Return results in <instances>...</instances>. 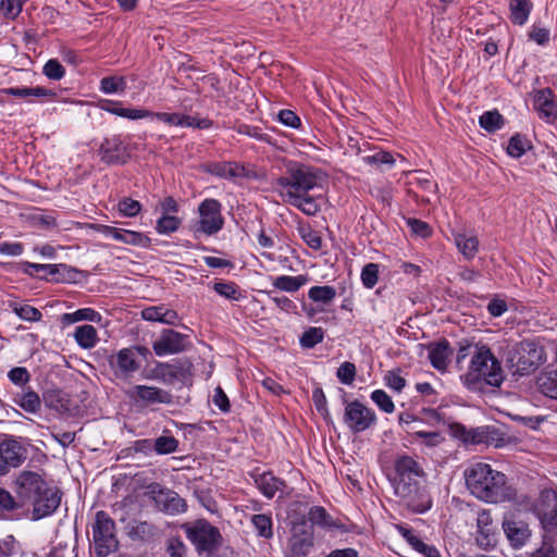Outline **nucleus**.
<instances>
[{"instance_id":"obj_1","label":"nucleus","mask_w":557,"mask_h":557,"mask_svg":"<svg viewBox=\"0 0 557 557\" xmlns=\"http://www.w3.org/2000/svg\"><path fill=\"white\" fill-rule=\"evenodd\" d=\"M15 492L22 505H33V519L52 515L60 506L62 494L59 488L49 486L39 472L21 471L15 481Z\"/></svg>"},{"instance_id":"obj_2","label":"nucleus","mask_w":557,"mask_h":557,"mask_svg":"<svg viewBox=\"0 0 557 557\" xmlns=\"http://www.w3.org/2000/svg\"><path fill=\"white\" fill-rule=\"evenodd\" d=\"M466 485L478 499L498 504L510 500L515 493L507 484L506 475L490 465L476 462L465 470Z\"/></svg>"},{"instance_id":"obj_3","label":"nucleus","mask_w":557,"mask_h":557,"mask_svg":"<svg viewBox=\"0 0 557 557\" xmlns=\"http://www.w3.org/2000/svg\"><path fill=\"white\" fill-rule=\"evenodd\" d=\"M395 470V494L412 511L424 512L430 509L431 499L416 480L423 473L419 463L410 456H403L396 460Z\"/></svg>"},{"instance_id":"obj_4","label":"nucleus","mask_w":557,"mask_h":557,"mask_svg":"<svg viewBox=\"0 0 557 557\" xmlns=\"http://www.w3.org/2000/svg\"><path fill=\"white\" fill-rule=\"evenodd\" d=\"M470 391H481L484 384L499 387L504 382V373L499 361L486 345L471 358L468 372L461 376Z\"/></svg>"},{"instance_id":"obj_5","label":"nucleus","mask_w":557,"mask_h":557,"mask_svg":"<svg viewBox=\"0 0 557 557\" xmlns=\"http://www.w3.org/2000/svg\"><path fill=\"white\" fill-rule=\"evenodd\" d=\"M545 362V348L530 339L515 344L506 354V363L513 375H529Z\"/></svg>"},{"instance_id":"obj_6","label":"nucleus","mask_w":557,"mask_h":557,"mask_svg":"<svg viewBox=\"0 0 557 557\" xmlns=\"http://www.w3.org/2000/svg\"><path fill=\"white\" fill-rule=\"evenodd\" d=\"M275 185L282 189L284 199H290L317 187L318 175L312 166L289 161L285 174L275 178Z\"/></svg>"},{"instance_id":"obj_7","label":"nucleus","mask_w":557,"mask_h":557,"mask_svg":"<svg viewBox=\"0 0 557 557\" xmlns=\"http://www.w3.org/2000/svg\"><path fill=\"white\" fill-rule=\"evenodd\" d=\"M92 540L97 557H107L119 548L115 522L103 510L96 513L92 524Z\"/></svg>"},{"instance_id":"obj_8","label":"nucleus","mask_w":557,"mask_h":557,"mask_svg":"<svg viewBox=\"0 0 557 557\" xmlns=\"http://www.w3.org/2000/svg\"><path fill=\"white\" fill-rule=\"evenodd\" d=\"M182 528L199 554L213 553L221 546L222 535L219 529L205 519L185 523Z\"/></svg>"},{"instance_id":"obj_9","label":"nucleus","mask_w":557,"mask_h":557,"mask_svg":"<svg viewBox=\"0 0 557 557\" xmlns=\"http://www.w3.org/2000/svg\"><path fill=\"white\" fill-rule=\"evenodd\" d=\"M288 540V557H307L313 546V528L306 521L293 522Z\"/></svg>"},{"instance_id":"obj_10","label":"nucleus","mask_w":557,"mask_h":557,"mask_svg":"<svg viewBox=\"0 0 557 557\" xmlns=\"http://www.w3.org/2000/svg\"><path fill=\"white\" fill-rule=\"evenodd\" d=\"M198 211L200 219L195 226L196 232L213 235L223 227L224 219L221 214V203L216 199H205Z\"/></svg>"},{"instance_id":"obj_11","label":"nucleus","mask_w":557,"mask_h":557,"mask_svg":"<svg viewBox=\"0 0 557 557\" xmlns=\"http://www.w3.org/2000/svg\"><path fill=\"white\" fill-rule=\"evenodd\" d=\"M141 350H144L141 347H129L123 348L116 354L111 355L108 361L113 374L117 379H129L139 369L140 363L137 360L136 352H140Z\"/></svg>"},{"instance_id":"obj_12","label":"nucleus","mask_w":557,"mask_h":557,"mask_svg":"<svg viewBox=\"0 0 557 557\" xmlns=\"http://www.w3.org/2000/svg\"><path fill=\"white\" fill-rule=\"evenodd\" d=\"M344 422L355 432H363L375 422V413L358 400L347 403Z\"/></svg>"},{"instance_id":"obj_13","label":"nucleus","mask_w":557,"mask_h":557,"mask_svg":"<svg viewBox=\"0 0 557 557\" xmlns=\"http://www.w3.org/2000/svg\"><path fill=\"white\" fill-rule=\"evenodd\" d=\"M157 506L169 515H177L186 511V502L174 491L163 488L159 484L148 486Z\"/></svg>"},{"instance_id":"obj_14","label":"nucleus","mask_w":557,"mask_h":557,"mask_svg":"<svg viewBox=\"0 0 557 557\" xmlns=\"http://www.w3.org/2000/svg\"><path fill=\"white\" fill-rule=\"evenodd\" d=\"M99 154L101 161L109 165L125 164L131 157L128 145L119 135L104 138L100 145Z\"/></svg>"},{"instance_id":"obj_15","label":"nucleus","mask_w":557,"mask_h":557,"mask_svg":"<svg viewBox=\"0 0 557 557\" xmlns=\"http://www.w3.org/2000/svg\"><path fill=\"white\" fill-rule=\"evenodd\" d=\"M24 449L13 438L0 437V475L18 467L24 460Z\"/></svg>"},{"instance_id":"obj_16","label":"nucleus","mask_w":557,"mask_h":557,"mask_svg":"<svg viewBox=\"0 0 557 557\" xmlns=\"http://www.w3.org/2000/svg\"><path fill=\"white\" fill-rule=\"evenodd\" d=\"M186 336L171 329L163 330L160 337L152 344L157 356L177 354L185 350Z\"/></svg>"},{"instance_id":"obj_17","label":"nucleus","mask_w":557,"mask_h":557,"mask_svg":"<svg viewBox=\"0 0 557 557\" xmlns=\"http://www.w3.org/2000/svg\"><path fill=\"white\" fill-rule=\"evenodd\" d=\"M249 475L262 495L269 499L273 498L277 492H283L286 487L285 482L270 471L255 469Z\"/></svg>"},{"instance_id":"obj_18","label":"nucleus","mask_w":557,"mask_h":557,"mask_svg":"<svg viewBox=\"0 0 557 557\" xmlns=\"http://www.w3.org/2000/svg\"><path fill=\"white\" fill-rule=\"evenodd\" d=\"M131 396L146 405H171L173 403V395L157 386L136 385L133 387Z\"/></svg>"},{"instance_id":"obj_19","label":"nucleus","mask_w":557,"mask_h":557,"mask_svg":"<svg viewBox=\"0 0 557 557\" xmlns=\"http://www.w3.org/2000/svg\"><path fill=\"white\" fill-rule=\"evenodd\" d=\"M555 95L550 88L539 89L534 92V109L541 119L548 123L557 119Z\"/></svg>"},{"instance_id":"obj_20","label":"nucleus","mask_w":557,"mask_h":557,"mask_svg":"<svg viewBox=\"0 0 557 557\" xmlns=\"http://www.w3.org/2000/svg\"><path fill=\"white\" fill-rule=\"evenodd\" d=\"M98 106L106 112L128 120H140L152 115V112L149 110L123 108L121 101L110 99L100 100Z\"/></svg>"},{"instance_id":"obj_21","label":"nucleus","mask_w":557,"mask_h":557,"mask_svg":"<svg viewBox=\"0 0 557 557\" xmlns=\"http://www.w3.org/2000/svg\"><path fill=\"white\" fill-rule=\"evenodd\" d=\"M503 529L508 541L516 548L522 547L531 535L528 524L520 520L505 519Z\"/></svg>"},{"instance_id":"obj_22","label":"nucleus","mask_w":557,"mask_h":557,"mask_svg":"<svg viewBox=\"0 0 557 557\" xmlns=\"http://www.w3.org/2000/svg\"><path fill=\"white\" fill-rule=\"evenodd\" d=\"M193 364L188 360H177L169 362L166 385H174L176 383L187 384L191 379Z\"/></svg>"},{"instance_id":"obj_23","label":"nucleus","mask_w":557,"mask_h":557,"mask_svg":"<svg viewBox=\"0 0 557 557\" xmlns=\"http://www.w3.org/2000/svg\"><path fill=\"white\" fill-rule=\"evenodd\" d=\"M206 171L226 180L246 176L245 168L236 162H211L206 165Z\"/></svg>"},{"instance_id":"obj_24","label":"nucleus","mask_w":557,"mask_h":557,"mask_svg":"<svg viewBox=\"0 0 557 557\" xmlns=\"http://www.w3.org/2000/svg\"><path fill=\"white\" fill-rule=\"evenodd\" d=\"M451 354L449 344L445 339L429 346V360L438 371H446Z\"/></svg>"},{"instance_id":"obj_25","label":"nucleus","mask_w":557,"mask_h":557,"mask_svg":"<svg viewBox=\"0 0 557 557\" xmlns=\"http://www.w3.org/2000/svg\"><path fill=\"white\" fill-rule=\"evenodd\" d=\"M535 383L541 394L557 399V369L546 367L539 373Z\"/></svg>"},{"instance_id":"obj_26","label":"nucleus","mask_w":557,"mask_h":557,"mask_svg":"<svg viewBox=\"0 0 557 557\" xmlns=\"http://www.w3.org/2000/svg\"><path fill=\"white\" fill-rule=\"evenodd\" d=\"M46 406L60 414L70 413L71 401L67 395L61 391H49L44 395Z\"/></svg>"},{"instance_id":"obj_27","label":"nucleus","mask_w":557,"mask_h":557,"mask_svg":"<svg viewBox=\"0 0 557 557\" xmlns=\"http://www.w3.org/2000/svg\"><path fill=\"white\" fill-rule=\"evenodd\" d=\"M13 401L15 405L29 413L38 412L41 407L39 395L30 388L22 393H17L14 396Z\"/></svg>"},{"instance_id":"obj_28","label":"nucleus","mask_w":557,"mask_h":557,"mask_svg":"<svg viewBox=\"0 0 557 557\" xmlns=\"http://www.w3.org/2000/svg\"><path fill=\"white\" fill-rule=\"evenodd\" d=\"M533 4L530 0H510V18L513 24L523 25L530 15Z\"/></svg>"},{"instance_id":"obj_29","label":"nucleus","mask_w":557,"mask_h":557,"mask_svg":"<svg viewBox=\"0 0 557 557\" xmlns=\"http://www.w3.org/2000/svg\"><path fill=\"white\" fill-rule=\"evenodd\" d=\"M2 92L9 96L28 98V97H53L54 91L51 89L36 86V87H10L2 89Z\"/></svg>"},{"instance_id":"obj_30","label":"nucleus","mask_w":557,"mask_h":557,"mask_svg":"<svg viewBox=\"0 0 557 557\" xmlns=\"http://www.w3.org/2000/svg\"><path fill=\"white\" fill-rule=\"evenodd\" d=\"M74 337L78 346L84 349H90L98 342L97 331L92 325L84 324L75 329Z\"/></svg>"},{"instance_id":"obj_31","label":"nucleus","mask_w":557,"mask_h":557,"mask_svg":"<svg viewBox=\"0 0 557 557\" xmlns=\"http://www.w3.org/2000/svg\"><path fill=\"white\" fill-rule=\"evenodd\" d=\"M284 201L296 207L307 215H314L320 210V207L317 203L315 199L311 197L309 193L305 195H298L290 199H284Z\"/></svg>"},{"instance_id":"obj_32","label":"nucleus","mask_w":557,"mask_h":557,"mask_svg":"<svg viewBox=\"0 0 557 557\" xmlns=\"http://www.w3.org/2000/svg\"><path fill=\"white\" fill-rule=\"evenodd\" d=\"M307 281L308 278L306 275H281L274 278L273 286L284 292L294 293L304 286Z\"/></svg>"},{"instance_id":"obj_33","label":"nucleus","mask_w":557,"mask_h":557,"mask_svg":"<svg viewBox=\"0 0 557 557\" xmlns=\"http://www.w3.org/2000/svg\"><path fill=\"white\" fill-rule=\"evenodd\" d=\"M100 320L101 314L91 308L78 309L75 312L64 313L61 317L63 324H73L79 321L99 322Z\"/></svg>"},{"instance_id":"obj_34","label":"nucleus","mask_w":557,"mask_h":557,"mask_svg":"<svg viewBox=\"0 0 557 557\" xmlns=\"http://www.w3.org/2000/svg\"><path fill=\"white\" fill-rule=\"evenodd\" d=\"M258 536L269 540L273 537V522L271 515L258 513L250 519Z\"/></svg>"},{"instance_id":"obj_35","label":"nucleus","mask_w":557,"mask_h":557,"mask_svg":"<svg viewBox=\"0 0 557 557\" xmlns=\"http://www.w3.org/2000/svg\"><path fill=\"white\" fill-rule=\"evenodd\" d=\"M117 242H121L126 245L148 248L151 245V239L140 232L129 231L121 228V232L117 237Z\"/></svg>"},{"instance_id":"obj_36","label":"nucleus","mask_w":557,"mask_h":557,"mask_svg":"<svg viewBox=\"0 0 557 557\" xmlns=\"http://www.w3.org/2000/svg\"><path fill=\"white\" fill-rule=\"evenodd\" d=\"M480 126L488 133H494L504 126V117L497 111H486L479 119Z\"/></svg>"},{"instance_id":"obj_37","label":"nucleus","mask_w":557,"mask_h":557,"mask_svg":"<svg viewBox=\"0 0 557 557\" xmlns=\"http://www.w3.org/2000/svg\"><path fill=\"white\" fill-rule=\"evenodd\" d=\"M455 243L459 251L467 258L472 259L478 252L479 240L476 237H468L465 234H457L455 236Z\"/></svg>"},{"instance_id":"obj_38","label":"nucleus","mask_w":557,"mask_h":557,"mask_svg":"<svg viewBox=\"0 0 557 557\" xmlns=\"http://www.w3.org/2000/svg\"><path fill=\"white\" fill-rule=\"evenodd\" d=\"M336 296V290L333 286H313L308 292V297L314 302L330 304Z\"/></svg>"},{"instance_id":"obj_39","label":"nucleus","mask_w":557,"mask_h":557,"mask_svg":"<svg viewBox=\"0 0 557 557\" xmlns=\"http://www.w3.org/2000/svg\"><path fill=\"white\" fill-rule=\"evenodd\" d=\"M50 267L58 268V270L47 271L46 278L50 276L52 281L58 283L75 281L76 275L78 273L75 269H72L63 263L50 264Z\"/></svg>"},{"instance_id":"obj_40","label":"nucleus","mask_w":557,"mask_h":557,"mask_svg":"<svg viewBox=\"0 0 557 557\" xmlns=\"http://www.w3.org/2000/svg\"><path fill=\"white\" fill-rule=\"evenodd\" d=\"M491 523L492 518L487 511L482 510L478 513L476 524L479 536L476 537V541L480 545L488 544V536L491 534Z\"/></svg>"},{"instance_id":"obj_41","label":"nucleus","mask_w":557,"mask_h":557,"mask_svg":"<svg viewBox=\"0 0 557 557\" xmlns=\"http://www.w3.org/2000/svg\"><path fill=\"white\" fill-rule=\"evenodd\" d=\"M212 288L220 296L228 300H238L242 297V290L234 282H215Z\"/></svg>"},{"instance_id":"obj_42","label":"nucleus","mask_w":557,"mask_h":557,"mask_svg":"<svg viewBox=\"0 0 557 557\" xmlns=\"http://www.w3.org/2000/svg\"><path fill=\"white\" fill-rule=\"evenodd\" d=\"M126 89V81L124 77L107 76L100 81V90L103 94L111 95Z\"/></svg>"},{"instance_id":"obj_43","label":"nucleus","mask_w":557,"mask_h":557,"mask_svg":"<svg viewBox=\"0 0 557 557\" xmlns=\"http://www.w3.org/2000/svg\"><path fill=\"white\" fill-rule=\"evenodd\" d=\"M529 148V140L524 136L516 134L509 140L507 152L513 158H520Z\"/></svg>"},{"instance_id":"obj_44","label":"nucleus","mask_w":557,"mask_h":557,"mask_svg":"<svg viewBox=\"0 0 557 557\" xmlns=\"http://www.w3.org/2000/svg\"><path fill=\"white\" fill-rule=\"evenodd\" d=\"M178 441L172 435H161L154 440L153 448L157 454L165 455L177 449Z\"/></svg>"},{"instance_id":"obj_45","label":"nucleus","mask_w":557,"mask_h":557,"mask_svg":"<svg viewBox=\"0 0 557 557\" xmlns=\"http://www.w3.org/2000/svg\"><path fill=\"white\" fill-rule=\"evenodd\" d=\"M181 220L171 214H163L158 219L156 230L159 234H170L178 230Z\"/></svg>"},{"instance_id":"obj_46","label":"nucleus","mask_w":557,"mask_h":557,"mask_svg":"<svg viewBox=\"0 0 557 557\" xmlns=\"http://www.w3.org/2000/svg\"><path fill=\"white\" fill-rule=\"evenodd\" d=\"M324 338V331L322 327H309L300 337V345L305 348H313L321 343Z\"/></svg>"},{"instance_id":"obj_47","label":"nucleus","mask_w":557,"mask_h":557,"mask_svg":"<svg viewBox=\"0 0 557 557\" xmlns=\"http://www.w3.org/2000/svg\"><path fill=\"white\" fill-rule=\"evenodd\" d=\"M298 231L300 237L311 249L320 250L322 248V238L317 231L312 230L309 225L300 226Z\"/></svg>"},{"instance_id":"obj_48","label":"nucleus","mask_w":557,"mask_h":557,"mask_svg":"<svg viewBox=\"0 0 557 557\" xmlns=\"http://www.w3.org/2000/svg\"><path fill=\"white\" fill-rule=\"evenodd\" d=\"M117 210L123 216L134 218L140 212L141 205L137 200H134L129 197H124L119 201Z\"/></svg>"},{"instance_id":"obj_49","label":"nucleus","mask_w":557,"mask_h":557,"mask_svg":"<svg viewBox=\"0 0 557 557\" xmlns=\"http://www.w3.org/2000/svg\"><path fill=\"white\" fill-rule=\"evenodd\" d=\"M22 12V2L20 0H1L0 17L14 20Z\"/></svg>"},{"instance_id":"obj_50","label":"nucleus","mask_w":557,"mask_h":557,"mask_svg":"<svg viewBox=\"0 0 557 557\" xmlns=\"http://www.w3.org/2000/svg\"><path fill=\"white\" fill-rule=\"evenodd\" d=\"M42 73L49 79L60 81L65 75V69L57 59H50L44 65Z\"/></svg>"},{"instance_id":"obj_51","label":"nucleus","mask_w":557,"mask_h":557,"mask_svg":"<svg viewBox=\"0 0 557 557\" xmlns=\"http://www.w3.org/2000/svg\"><path fill=\"white\" fill-rule=\"evenodd\" d=\"M379 280V264L368 263L361 271V281L364 287L373 288Z\"/></svg>"},{"instance_id":"obj_52","label":"nucleus","mask_w":557,"mask_h":557,"mask_svg":"<svg viewBox=\"0 0 557 557\" xmlns=\"http://www.w3.org/2000/svg\"><path fill=\"white\" fill-rule=\"evenodd\" d=\"M371 399L384 412L391 413L395 409L392 398L382 389H375L372 392Z\"/></svg>"},{"instance_id":"obj_53","label":"nucleus","mask_w":557,"mask_h":557,"mask_svg":"<svg viewBox=\"0 0 557 557\" xmlns=\"http://www.w3.org/2000/svg\"><path fill=\"white\" fill-rule=\"evenodd\" d=\"M459 348L456 356V362L459 364L461 363L468 356H471V358L475 355L478 350H480L481 345L475 344L473 342L463 339L458 343Z\"/></svg>"},{"instance_id":"obj_54","label":"nucleus","mask_w":557,"mask_h":557,"mask_svg":"<svg viewBox=\"0 0 557 557\" xmlns=\"http://www.w3.org/2000/svg\"><path fill=\"white\" fill-rule=\"evenodd\" d=\"M14 312L21 319H23L25 321H30V322L39 321L42 318L41 312L37 308L29 306V305H21L18 307H15Z\"/></svg>"},{"instance_id":"obj_55","label":"nucleus","mask_w":557,"mask_h":557,"mask_svg":"<svg viewBox=\"0 0 557 557\" xmlns=\"http://www.w3.org/2000/svg\"><path fill=\"white\" fill-rule=\"evenodd\" d=\"M308 520L311 522L310 524L318 525H330V516L327 511L320 506L312 507L308 512Z\"/></svg>"},{"instance_id":"obj_56","label":"nucleus","mask_w":557,"mask_h":557,"mask_svg":"<svg viewBox=\"0 0 557 557\" xmlns=\"http://www.w3.org/2000/svg\"><path fill=\"white\" fill-rule=\"evenodd\" d=\"M8 377L13 384L17 386H24L30 381V374L24 367L12 368L8 372Z\"/></svg>"},{"instance_id":"obj_57","label":"nucleus","mask_w":557,"mask_h":557,"mask_svg":"<svg viewBox=\"0 0 557 557\" xmlns=\"http://www.w3.org/2000/svg\"><path fill=\"white\" fill-rule=\"evenodd\" d=\"M412 436L421 440V443L428 447H435L444 440L438 432L414 431Z\"/></svg>"},{"instance_id":"obj_58","label":"nucleus","mask_w":557,"mask_h":557,"mask_svg":"<svg viewBox=\"0 0 557 557\" xmlns=\"http://www.w3.org/2000/svg\"><path fill=\"white\" fill-rule=\"evenodd\" d=\"M336 374L343 384L350 385L356 376V367L354 363L346 361L339 366Z\"/></svg>"},{"instance_id":"obj_59","label":"nucleus","mask_w":557,"mask_h":557,"mask_svg":"<svg viewBox=\"0 0 557 557\" xmlns=\"http://www.w3.org/2000/svg\"><path fill=\"white\" fill-rule=\"evenodd\" d=\"M166 550L170 557H186V546L178 536H172L168 540Z\"/></svg>"},{"instance_id":"obj_60","label":"nucleus","mask_w":557,"mask_h":557,"mask_svg":"<svg viewBox=\"0 0 557 557\" xmlns=\"http://www.w3.org/2000/svg\"><path fill=\"white\" fill-rule=\"evenodd\" d=\"M543 528L547 531L557 530V497L556 503L552 510L544 512L540 516Z\"/></svg>"},{"instance_id":"obj_61","label":"nucleus","mask_w":557,"mask_h":557,"mask_svg":"<svg viewBox=\"0 0 557 557\" xmlns=\"http://www.w3.org/2000/svg\"><path fill=\"white\" fill-rule=\"evenodd\" d=\"M363 161L371 165L372 164H374V165H381V164L393 165L395 162L393 156L386 151H379L372 156L363 157Z\"/></svg>"},{"instance_id":"obj_62","label":"nucleus","mask_w":557,"mask_h":557,"mask_svg":"<svg viewBox=\"0 0 557 557\" xmlns=\"http://www.w3.org/2000/svg\"><path fill=\"white\" fill-rule=\"evenodd\" d=\"M168 364L169 362H157V364L148 371L146 377L149 380H158L166 384Z\"/></svg>"},{"instance_id":"obj_63","label":"nucleus","mask_w":557,"mask_h":557,"mask_svg":"<svg viewBox=\"0 0 557 557\" xmlns=\"http://www.w3.org/2000/svg\"><path fill=\"white\" fill-rule=\"evenodd\" d=\"M18 507L20 505L15 502L13 496L8 491L0 487V513L14 510Z\"/></svg>"},{"instance_id":"obj_64","label":"nucleus","mask_w":557,"mask_h":557,"mask_svg":"<svg viewBox=\"0 0 557 557\" xmlns=\"http://www.w3.org/2000/svg\"><path fill=\"white\" fill-rule=\"evenodd\" d=\"M278 121L292 128H298L301 124L299 116L292 110H281L278 112Z\"/></svg>"}]
</instances>
